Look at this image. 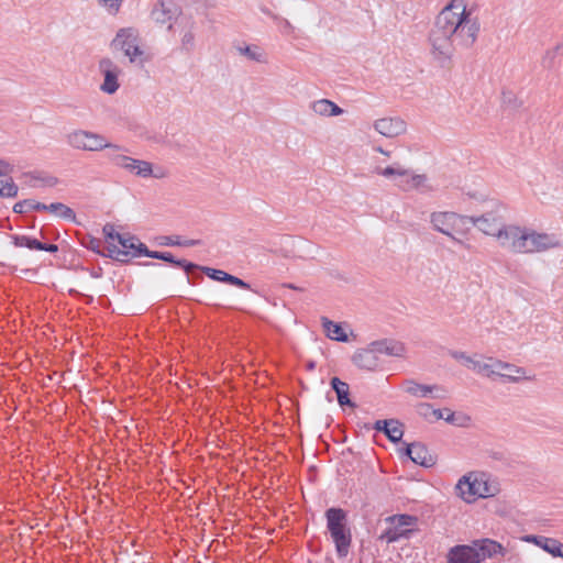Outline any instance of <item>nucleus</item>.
Listing matches in <instances>:
<instances>
[{
    "instance_id": "nucleus-1",
    "label": "nucleus",
    "mask_w": 563,
    "mask_h": 563,
    "mask_svg": "<svg viewBox=\"0 0 563 563\" xmlns=\"http://www.w3.org/2000/svg\"><path fill=\"white\" fill-rule=\"evenodd\" d=\"M478 32V23L466 12L465 0H452L438 14L429 33L433 59L440 66H445L451 60L455 47H471Z\"/></svg>"
},
{
    "instance_id": "nucleus-2",
    "label": "nucleus",
    "mask_w": 563,
    "mask_h": 563,
    "mask_svg": "<svg viewBox=\"0 0 563 563\" xmlns=\"http://www.w3.org/2000/svg\"><path fill=\"white\" fill-rule=\"evenodd\" d=\"M456 489L466 503L477 498L493 497L499 492L497 483L490 481L488 474L476 472L462 476L456 484Z\"/></svg>"
},
{
    "instance_id": "nucleus-3",
    "label": "nucleus",
    "mask_w": 563,
    "mask_h": 563,
    "mask_svg": "<svg viewBox=\"0 0 563 563\" xmlns=\"http://www.w3.org/2000/svg\"><path fill=\"white\" fill-rule=\"evenodd\" d=\"M327 529L335 544L340 558L349 554L352 543L351 529L347 526V516L342 508L331 507L325 510Z\"/></svg>"
},
{
    "instance_id": "nucleus-4",
    "label": "nucleus",
    "mask_w": 563,
    "mask_h": 563,
    "mask_svg": "<svg viewBox=\"0 0 563 563\" xmlns=\"http://www.w3.org/2000/svg\"><path fill=\"white\" fill-rule=\"evenodd\" d=\"M66 143L74 150L98 152L108 150V152L123 151V147L110 143L102 134L88 130H73L66 134Z\"/></svg>"
},
{
    "instance_id": "nucleus-5",
    "label": "nucleus",
    "mask_w": 563,
    "mask_h": 563,
    "mask_svg": "<svg viewBox=\"0 0 563 563\" xmlns=\"http://www.w3.org/2000/svg\"><path fill=\"white\" fill-rule=\"evenodd\" d=\"M111 47L122 51L131 63L143 64L144 51L140 47L139 32L134 27H122L111 42Z\"/></svg>"
},
{
    "instance_id": "nucleus-6",
    "label": "nucleus",
    "mask_w": 563,
    "mask_h": 563,
    "mask_svg": "<svg viewBox=\"0 0 563 563\" xmlns=\"http://www.w3.org/2000/svg\"><path fill=\"white\" fill-rule=\"evenodd\" d=\"M389 526L382 532L379 539L394 543L401 539H409L415 532L418 518L411 515H394L386 519Z\"/></svg>"
},
{
    "instance_id": "nucleus-7",
    "label": "nucleus",
    "mask_w": 563,
    "mask_h": 563,
    "mask_svg": "<svg viewBox=\"0 0 563 563\" xmlns=\"http://www.w3.org/2000/svg\"><path fill=\"white\" fill-rule=\"evenodd\" d=\"M106 157L110 163H112L117 167L123 168L135 176L142 178L163 177L162 173H155L153 170V165L150 162L126 156L122 154L121 151L107 152Z\"/></svg>"
},
{
    "instance_id": "nucleus-8",
    "label": "nucleus",
    "mask_w": 563,
    "mask_h": 563,
    "mask_svg": "<svg viewBox=\"0 0 563 563\" xmlns=\"http://www.w3.org/2000/svg\"><path fill=\"white\" fill-rule=\"evenodd\" d=\"M117 241L120 243L122 249H119L114 244H109L107 246V253L100 254L119 262H128L129 257L144 256V254L141 252V249L146 245L140 242L135 235L117 234Z\"/></svg>"
},
{
    "instance_id": "nucleus-9",
    "label": "nucleus",
    "mask_w": 563,
    "mask_h": 563,
    "mask_svg": "<svg viewBox=\"0 0 563 563\" xmlns=\"http://www.w3.org/2000/svg\"><path fill=\"white\" fill-rule=\"evenodd\" d=\"M526 227L504 224L498 229L496 238L500 246L512 253L523 254L526 242Z\"/></svg>"
},
{
    "instance_id": "nucleus-10",
    "label": "nucleus",
    "mask_w": 563,
    "mask_h": 563,
    "mask_svg": "<svg viewBox=\"0 0 563 563\" xmlns=\"http://www.w3.org/2000/svg\"><path fill=\"white\" fill-rule=\"evenodd\" d=\"M523 254L542 253L561 246L559 238L553 233L538 232L527 228Z\"/></svg>"
},
{
    "instance_id": "nucleus-11",
    "label": "nucleus",
    "mask_w": 563,
    "mask_h": 563,
    "mask_svg": "<svg viewBox=\"0 0 563 563\" xmlns=\"http://www.w3.org/2000/svg\"><path fill=\"white\" fill-rule=\"evenodd\" d=\"M430 222L434 230L448 235L454 242L462 244V241L457 240L452 232L460 223L465 222V216H460L455 212L449 211L432 212L430 216Z\"/></svg>"
},
{
    "instance_id": "nucleus-12",
    "label": "nucleus",
    "mask_w": 563,
    "mask_h": 563,
    "mask_svg": "<svg viewBox=\"0 0 563 563\" xmlns=\"http://www.w3.org/2000/svg\"><path fill=\"white\" fill-rule=\"evenodd\" d=\"M99 70L103 75V82L101 84L100 89L109 95L117 92L120 87L118 78L122 73L119 65L106 57L99 62Z\"/></svg>"
},
{
    "instance_id": "nucleus-13",
    "label": "nucleus",
    "mask_w": 563,
    "mask_h": 563,
    "mask_svg": "<svg viewBox=\"0 0 563 563\" xmlns=\"http://www.w3.org/2000/svg\"><path fill=\"white\" fill-rule=\"evenodd\" d=\"M471 544L478 553L479 563H483L486 559H492L497 555L505 556L506 554V549L493 539L474 540Z\"/></svg>"
},
{
    "instance_id": "nucleus-14",
    "label": "nucleus",
    "mask_w": 563,
    "mask_h": 563,
    "mask_svg": "<svg viewBox=\"0 0 563 563\" xmlns=\"http://www.w3.org/2000/svg\"><path fill=\"white\" fill-rule=\"evenodd\" d=\"M405 390L418 398H445V389L439 385H423L415 380L405 382Z\"/></svg>"
},
{
    "instance_id": "nucleus-15",
    "label": "nucleus",
    "mask_w": 563,
    "mask_h": 563,
    "mask_svg": "<svg viewBox=\"0 0 563 563\" xmlns=\"http://www.w3.org/2000/svg\"><path fill=\"white\" fill-rule=\"evenodd\" d=\"M500 217L494 212H486L479 217H467L465 216V222L472 223L478 228L483 233L487 235L496 236L498 229H500Z\"/></svg>"
},
{
    "instance_id": "nucleus-16",
    "label": "nucleus",
    "mask_w": 563,
    "mask_h": 563,
    "mask_svg": "<svg viewBox=\"0 0 563 563\" xmlns=\"http://www.w3.org/2000/svg\"><path fill=\"white\" fill-rule=\"evenodd\" d=\"M406 122L400 118H383L374 122V129L386 137H396L406 132Z\"/></svg>"
},
{
    "instance_id": "nucleus-17",
    "label": "nucleus",
    "mask_w": 563,
    "mask_h": 563,
    "mask_svg": "<svg viewBox=\"0 0 563 563\" xmlns=\"http://www.w3.org/2000/svg\"><path fill=\"white\" fill-rule=\"evenodd\" d=\"M353 363L362 369L376 371L382 365L380 357L374 351L372 344L366 349L356 351L352 357Z\"/></svg>"
},
{
    "instance_id": "nucleus-18",
    "label": "nucleus",
    "mask_w": 563,
    "mask_h": 563,
    "mask_svg": "<svg viewBox=\"0 0 563 563\" xmlns=\"http://www.w3.org/2000/svg\"><path fill=\"white\" fill-rule=\"evenodd\" d=\"M141 252L144 254V256L162 260L164 262L170 263L172 265L176 267L183 268L187 274L190 272L200 268L197 264H194L191 262H188L186 260H177L175 256L169 252H158V251H151L147 249V246H143L141 249Z\"/></svg>"
},
{
    "instance_id": "nucleus-19",
    "label": "nucleus",
    "mask_w": 563,
    "mask_h": 563,
    "mask_svg": "<svg viewBox=\"0 0 563 563\" xmlns=\"http://www.w3.org/2000/svg\"><path fill=\"white\" fill-rule=\"evenodd\" d=\"M179 13L178 7L173 1L157 0L151 15L159 24L169 23Z\"/></svg>"
},
{
    "instance_id": "nucleus-20",
    "label": "nucleus",
    "mask_w": 563,
    "mask_h": 563,
    "mask_svg": "<svg viewBox=\"0 0 563 563\" xmlns=\"http://www.w3.org/2000/svg\"><path fill=\"white\" fill-rule=\"evenodd\" d=\"M448 563H479L478 553L472 544L455 545L448 553Z\"/></svg>"
},
{
    "instance_id": "nucleus-21",
    "label": "nucleus",
    "mask_w": 563,
    "mask_h": 563,
    "mask_svg": "<svg viewBox=\"0 0 563 563\" xmlns=\"http://www.w3.org/2000/svg\"><path fill=\"white\" fill-rule=\"evenodd\" d=\"M376 354L380 357L382 355L400 357L405 353V346L402 343L395 340H380L371 343Z\"/></svg>"
},
{
    "instance_id": "nucleus-22",
    "label": "nucleus",
    "mask_w": 563,
    "mask_h": 563,
    "mask_svg": "<svg viewBox=\"0 0 563 563\" xmlns=\"http://www.w3.org/2000/svg\"><path fill=\"white\" fill-rule=\"evenodd\" d=\"M376 431H382L386 437L394 443L401 440L404 435L402 424L394 419L390 420H377L374 424Z\"/></svg>"
},
{
    "instance_id": "nucleus-23",
    "label": "nucleus",
    "mask_w": 563,
    "mask_h": 563,
    "mask_svg": "<svg viewBox=\"0 0 563 563\" xmlns=\"http://www.w3.org/2000/svg\"><path fill=\"white\" fill-rule=\"evenodd\" d=\"M496 376L503 378L506 382L517 383L520 379L526 378V369L523 367H519L499 360L497 363Z\"/></svg>"
},
{
    "instance_id": "nucleus-24",
    "label": "nucleus",
    "mask_w": 563,
    "mask_h": 563,
    "mask_svg": "<svg viewBox=\"0 0 563 563\" xmlns=\"http://www.w3.org/2000/svg\"><path fill=\"white\" fill-rule=\"evenodd\" d=\"M25 184L31 188L55 187L59 180L45 172H30L23 175Z\"/></svg>"
},
{
    "instance_id": "nucleus-25",
    "label": "nucleus",
    "mask_w": 563,
    "mask_h": 563,
    "mask_svg": "<svg viewBox=\"0 0 563 563\" xmlns=\"http://www.w3.org/2000/svg\"><path fill=\"white\" fill-rule=\"evenodd\" d=\"M410 453L412 454L411 461L423 467H431L435 464V457L430 454L428 448L422 443H411Z\"/></svg>"
},
{
    "instance_id": "nucleus-26",
    "label": "nucleus",
    "mask_w": 563,
    "mask_h": 563,
    "mask_svg": "<svg viewBox=\"0 0 563 563\" xmlns=\"http://www.w3.org/2000/svg\"><path fill=\"white\" fill-rule=\"evenodd\" d=\"M527 542H531L539 548L543 549L545 552L550 553L552 556L558 558L560 553L561 542L553 538H548L544 536H527L525 538Z\"/></svg>"
},
{
    "instance_id": "nucleus-27",
    "label": "nucleus",
    "mask_w": 563,
    "mask_h": 563,
    "mask_svg": "<svg viewBox=\"0 0 563 563\" xmlns=\"http://www.w3.org/2000/svg\"><path fill=\"white\" fill-rule=\"evenodd\" d=\"M399 181L396 184L401 190L410 191L412 189H429L427 187V176L413 174L409 170V176H399Z\"/></svg>"
},
{
    "instance_id": "nucleus-28",
    "label": "nucleus",
    "mask_w": 563,
    "mask_h": 563,
    "mask_svg": "<svg viewBox=\"0 0 563 563\" xmlns=\"http://www.w3.org/2000/svg\"><path fill=\"white\" fill-rule=\"evenodd\" d=\"M330 384L336 394L340 406L355 407V404L350 399V387L345 382H342L339 377H333Z\"/></svg>"
},
{
    "instance_id": "nucleus-29",
    "label": "nucleus",
    "mask_w": 563,
    "mask_h": 563,
    "mask_svg": "<svg viewBox=\"0 0 563 563\" xmlns=\"http://www.w3.org/2000/svg\"><path fill=\"white\" fill-rule=\"evenodd\" d=\"M321 322H322V327L325 332V335L329 339L339 341V342H347L349 338H347L345 331L343 330V328L341 327V324L335 323L325 317L321 318Z\"/></svg>"
},
{
    "instance_id": "nucleus-30",
    "label": "nucleus",
    "mask_w": 563,
    "mask_h": 563,
    "mask_svg": "<svg viewBox=\"0 0 563 563\" xmlns=\"http://www.w3.org/2000/svg\"><path fill=\"white\" fill-rule=\"evenodd\" d=\"M499 360L489 357L487 361L474 360L471 368L478 374L486 375L487 377L496 376L497 363Z\"/></svg>"
},
{
    "instance_id": "nucleus-31",
    "label": "nucleus",
    "mask_w": 563,
    "mask_h": 563,
    "mask_svg": "<svg viewBox=\"0 0 563 563\" xmlns=\"http://www.w3.org/2000/svg\"><path fill=\"white\" fill-rule=\"evenodd\" d=\"M44 211H49L64 220H68L71 222L76 221L75 211L62 202H53L51 205H46V209H44Z\"/></svg>"
},
{
    "instance_id": "nucleus-32",
    "label": "nucleus",
    "mask_w": 563,
    "mask_h": 563,
    "mask_svg": "<svg viewBox=\"0 0 563 563\" xmlns=\"http://www.w3.org/2000/svg\"><path fill=\"white\" fill-rule=\"evenodd\" d=\"M236 49L241 55L245 56L250 60L257 63L267 62L265 52L257 45L238 46Z\"/></svg>"
},
{
    "instance_id": "nucleus-33",
    "label": "nucleus",
    "mask_w": 563,
    "mask_h": 563,
    "mask_svg": "<svg viewBox=\"0 0 563 563\" xmlns=\"http://www.w3.org/2000/svg\"><path fill=\"white\" fill-rule=\"evenodd\" d=\"M373 173L386 178H391L393 176H409V169L405 168L399 163H395L391 166H387L385 168L376 166Z\"/></svg>"
},
{
    "instance_id": "nucleus-34",
    "label": "nucleus",
    "mask_w": 563,
    "mask_h": 563,
    "mask_svg": "<svg viewBox=\"0 0 563 563\" xmlns=\"http://www.w3.org/2000/svg\"><path fill=\"white\" fill-rule=\"evenodd\" d=\"M44 209H46V205L38 202L34 199H25V200L16 202L13 206V211L15 213H25L31 210L44 211Z\"/></svg>"
},
{
    "instance_id": "nucleus-35",
    "label": "nucleus",
    "mask_w": 563,
    "mask_h": 563,
    "mask_svg": "<svg viewBox=\"0 0 563 563\" xmlns=\"http://www.w3.org/2000/svg\"><path fill=\"white\" fill-rule=\"evenodd\" d=\"M11 239H12L13 245L16 247H27L30 250H36V251H38L41 247V241H38L34 238L27 236V235L14 234V235H11Z\"/></svg>"
},
{
    "instance_id": "nucleus-36",
    "label": "nucleus",
    "mask_w": 563,
    "mask_h": 563,
    "mask_svg": "<svg viewBox=\"0 0 563 563\" xmlns=\"http://www.w3.org/2000/svg\"><path fill=\"white\" fill-rule=\"evenodd\" d=\"M159 244L166 245V246L190 247V246L200 245L201 241L200 240H181L179 236H163Z\"/></svg>"
},
{
    "instance_id": "nucleus-37",
    "label": "nucleus",
    "mask_w": 563,
    "mask_h": 563,
    "mask_svg": "<svg viewBox=\"0 0 563 563\" xmlns=\"http://www.w3.org/2000/svg\"><path fill=\"white\" fill-rule=\"evenodd\" d=\"M181 48L186 52H191L195 48V34L194 23L186 30L181 36Z\"/></svg>"
},
{
    "instance_id": "nucleus-38",
    "label": "nucleus",
    "mask_w": 563,
    "mask_h": 563,
    "mask_svg": "<svg viewBox=\"0 0 563 563\" xmlns=\"http://www.w3.org/2000/svg\"><path fill=\"white\" fill-rule=\"evenodd\" d=\"M329 99H320L310 103L311 111L321 117H329Z\"/></svg>"
},
{
    "instance_id": "nucleus-39",
    "label": "nucleus",
    "mask_w": 563,
    "mask_h": 563,
    "mask_svg": "<svg viewBox=\"0 0 563 563\" xmlns=\"http://www.w3.org/2000/svg\"><path fill=\"white\" fill-rule=\"evenodd\" d=\"M0 196L1 197H15L18 195V186L10 179L0 181Z\"/></svg>"
},
{
    "instance_id": "nucleus-40",
    "label": "nucleus",
    "mask_w": 563,
    "mask_h": 563,
    "mask_svg": "<svg viewBox=\"0 0 563 563\" xmlns=\"http://www.w3.org/2000/svg\"><path fill=\"white\" fill-rule=\"evenodd\" d=\"M98 3L110 14H117L123 3V0H98Z\"/></svg>"
},
{
    "instance_id": "nucleus-41",
    "label": "nucleus",
    "mask_w": 563,
    "mask_h": 563,
    "mask_svg": "<svg viewBox=\"0 0 563 563\" xmlns=\"http://www.w3.org/2000/svg\"><path fill=\"white\" fill-rule=\"evenodd\" d=\"M224 283L233 285L235 287L242 288V289H251V285L244 282L243 279L233 276L231 274H224L223 275Z\"/></svg>"
},
{
    "instance_id": "nucleus-42",
    "label": "nucleus",
    "mask_w": 563,
    "mask_h": 563,
    "mask_svg": "<svg viewBox=\"0 0 563 563\" xmlns=\"http://www.w3.org/2000/svg\"><path fill=\"white\" fill-rule=\"evenodd\" d=\"M449 354L456 361H461L463 362L464 365H466L467 367L471 368L473 362H474V358H472L471 356H468L465 352H462V351H450Z\"/></svg>"
},
{
    "instance_id": "nucleus-43",
    "label": "nucleus",
    "mask_w": 563,
    "mask_h": 563,
    "mask_svg": "<svg viewBox=\"0 0 563 563\" xmlns=\"http://www.w3.org/2000/svg\"><path fill=\"white\" fill-rule=\"evenodd\" d=\"M202 271L213 280L224 283L223 275L228 274L224 271L210 268V267H202Z\"/></svg>"
},
{
    "instance_id": "nucleus-44",
    "label": "nucleus",
    "mask_w": 563,
    "mask_h": 563,
    "mask_svg": "<svg viewBox=\"0 0 563 563\" xmlns=\"http://www.w3.org/2000/svg\"><path fill=\"white\" fill-rule=\"evenodd\" d=\"M102 231L106 238L109 240H117V234H119L118 232H115L114 225L111 223L104 224Z\"/></svg>"
},
{
    "instance_id": "nucleus-45",
    "label": "nucleus",
    "mask_w": 563,
    "mask_h": 563,
    "mask_svg": "<svg viewBox=\"0 0 563 563\" xmlns=\"http://www.w3.org/2000/svg\"><path fill=\"white\" fill-rule=\"evenodd\" d=\"M556 51H548L545 55L543 56V66L547 68H551L553 66V62L555 58Z\"/></svg>"
},
{
    "instance_id": "nucleus-46",
    "label": "nucleus",
    "mask_w": 563,
    "mask_h": 563,
    "mask_svg": "<svg viewBox=\"0 0 563 563\" xmlns=\"http://www.w3.org/2000/svg\"><path fill=\"white\" fill-rule=\"evenodd\" d=\"M344 112L336 103L330 100L329 117H338Z\"/></svg>"
},
{
    "instance_id": "nucleus-47",
    "label": "nucleus",
    "mask_w": 563,
    "mask_h": 563,
    "mask_svg": "<svg viewBox=\"0 0 563 563\" xmlns=\"http://www.w3.org/2000/svg\"><path fill=\"white\" fill-rule=\"evenodd\" d=\"M11 172L12 166L9 163L0 159V176H7Z\"/></svg>"
},
{
    "instance_id": "nucleus-48",
    "label": "nucleus",
    "mask_w": 563,
    "mask_h": 563,
    "mask_svg": "<svg viewBox=\"0 0 563 563\" xmlns=\"http://www.w3.org/2000/svg\"><path fill=\"white\" fill-rule=\"evenodd\" d=\"M38 251H45L48 253H56L58 251V246L56 244H47L41 242V247Z\"/></svg>"
},
{
    "instance_id": "nucleus-49",
    "label": "nucleus",
    "mask_w": 563,
    "mask_h": 563,
    "mask_svg": "<svg viewBox=\"0 0 563 563\" xmlns=\"http://www.w3.org/2000/svg\"><path fill=\"white\" fill-rule=\"evenodd\" d=\"M374 150H375L376 152L380 153V154L386 155V156H389V155H390V153H389L388 151H385V150H384L383 147H380V146H376V147H374Z\"/></svg>"
},
{
    "instance_id": "nucleus-50",
    "label": "nucleus",
    "mask_w": 563,
    "mask_h": 563,
    "mask_svg": "<svg viewBox=\"0 0 563 563\" xmlns=\"http://www.w3.org/2000/svg\"><path fill=\"white\" fill-rule=\"evenodd\" d=\"M433 415L437 419H442L444 416L442 415V411L440 409H434Z\"/></svg>"
},
{
    "instance_id": "nucleus-51",
    "label": "nucleus",
    "mask_w": 563,
    "mask_h": 563,
    "mask_svg": "<svg viewBox=\"0 0 563 563\" xmlns=\"http://www.w3.org/2000/svg\"><path fill=\"white\" fill-rule=\"evenodd\" d=\"M99 243H100V242H99L98 240H93V241H91V246H90V249H91V250H93V251H97V249H96V247H97V246H99Z\"/></svg>"
},
{
    "instance_id": "nucleus-52",
    "label": "nucleus",
    "mask_w": 563,
    "mask_h": 563,
    "mask_svg": "<svg viewBox=\"0 0 563 563\" xmlns=\"http://www.w3.org/2000/svg\"><path fill=\"white\" fill-rule=\"evenodd\" d=\"M443 419H445L448 422H453L454 420V413L453 412H450L446 417H444Z\"/></svg>"
},
{
    "instance_id": "nucleus-53",
    "label": "nucleus",
    "mask_w": 563,
    "mask_h": 563,
    "mask_svg": "<svg viewBox=\"0 0 563 563\" xmlns=\"http://www.w3.org/2000/svg\"><path fill=\"white\" fill-rule=\"evenodd\" d=\"M284 286H285V287H287V288H290V289H296V290H297V289H299V288H298L297 286H295L294 284H285Z\"/></svg>"
},
{
    "instance_id": "nucleus-54",
    "label": "nucleus",
    "mask_w": 563,
    "mask_h": 563,
    "mask_svg": "<svg viewBox=\"0 0 563 563\" xmlns=\"http://www.w3.org/2000/svg\"><path fill=\"white\" fill-rule=\"evenodd\" d=\"M409 449H410V444H408L406 446L405 453H406V455H408L411 459L412 454L410 453Z\"/></svg>"
},
{
    "instance_id": "nucleus-55",
    "label": "nucleus",
    "mask_w": 563,
    "mask_h": 563,
    "mask_svg": "<svg viewBox=\"0 0 563 563\" xmlns=\"http://www.w3.org/2000/svg\"><path fill=\"white\" fill-rule=\"evenodd\" d=\"M560 553L561 554H559L558 558H563V543H561Z\"/></svg>"
},
{
    "instance_id": "nucleus-56",
    "label": "nucleus",
    "mask_w": 563,
    "mask_h": 563,
    "mask_svg": "<svg viewBox=\"0 0 563 563\" xmlns=\"http://www.w3.org/2000/svg\"><path fill=\"white\" fill-rule=\"evenodd\" d=\"M420 407H421V408H427V409H429V408H430V405H428V404H421V405H420Z\"/></svg>"
},
{
    "instance_id": "nucleus-57",
    "label": "nucleus",
    "mask_w": 563,
    "mask_h": 563,
    "mask_svg": "<svg viewBox=\"0 0 563 563\" xmlns=\"http://www.w3.org/2000/svg\"><path fill=\"white\" fill-rule=\"evenodd\" d=\"M147 266H161L159 264H156V263H146Z\"/></svg>"
}]
</instances>
